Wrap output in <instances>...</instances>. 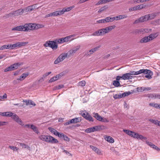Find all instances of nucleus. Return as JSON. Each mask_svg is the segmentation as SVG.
Wrapping results in <instances>:
<instances>
[{
    "label": "nucleus",
    "instance_id": "obj_1",
    "mask_svg": "<svg viewBox=\"0 0 160 160\" xmlns=\"http://www.w3.org/2000/svg\"><path fill=\"white\" fill-rule=\"evenodd\" d=\"M129 73L130 75H138L141 73H143L144 74H147L145 77L149 79L152 78V76L153 75V72L152 71L147 69H142L137 71H131Z\"/></svg>",
    "mask_w": 160,
    "mask_h": 160
},
{
    "label": "nucleus",
    "instance_id": "obj_2",
    "mask_svg": "<svg viewBox=\"0 0 160 160\" xmlns=\"http://www.w3.org/2000/svg\"><path fill=\"white\" fill-rule=\"evenodd\" d=\"M116 27L115 25L110 26L105 28H103L96 31L93 33L92 35L94 36H102L109 33Z\"/></svg>",
    "mask_w": 160,
    "mask_h": 160
},
{
    "label": "nucleus",
    "instance_id": "obj_3",
    "mask_svg": "<svg viewBox=\"0 0 160 160\" xmlns=\"http://www.w3.org/2000/svg\"><path fill=\"white\" fill-rule=\"evenodd\" d=\"M41 140L48 143H58V140L51 136L41 135L38 137Z\"/></svg>",
    "mask_w": 160,
    "mask_h": 160
},
{
    "label": "nucleus",
    "instance_id": "obj_4",
    "mask_svg": "<svg viewBox=\"0 0 160 160\" xmlns=\"http://www.w3.org/2000/svg\"><path fill=\"white\" fill-rule=\"evenodd\" d=\"M45 47H49L53 50H56L58 48V44L57 42L53 41H47L44 44Z\"/></svg>",
    "mask_w": 160,
    "mask_h": 160
},
{
    "label": "nucleus",
    "instance_id": "obj_5",
    "mask_svg": "<svg viewBox=\"0 0 160 160\" xmlns=\"http://www.w3.org/2000/svg\"><path fill=\"white\" fill-rule=\"evenodd\" d=\"M22 63H16L13 64L11 65L9 67L6 68L4 70L5 72L11 71L16 69L18 68L19 66L22 64Z\"/></svg>",
    "mask_w": 160,
    "mask_h": 160
},
{
    "label": "nucleus",
    "instance_id": "obj_6",
    "mask_svg": "<svg viewBox=\"0 0 160 160\" xmlns=\"http://www.w3.org/2000/svg\"><path fill=\"white\" fill-rule=\"evenodd\" d=\"M68 56V54L64 53L60 55L54 61V64H57L63 61Z\"/></svg>",
    "mask_w": 160,
    "mask_h": 160
},
{
    "label": "nucleus",
    "instance_id": "obj_7",
    "mask_svg": "<svg viewBox=\"0 0 160 160\" xmlns=\"http://www.w3.org/2000/svg\"><path fill=\"white\" fill-rule=\"evenodd\" d=\"M24 12V9H23L20 8L11 12L8 14V15L10 16H18L22 14Z\"/></svg>",
    "mask_w": 160,
    "mask_h": 160
},
{
    "label": "nucleus",
    "instance_id": "obj_8",
    "mask_svg": "<svg viewBox=\"0 0 160 160\" xmlns=\"http://www.w3.org/2000/svg\"><path fill=\"white\" fill-rule=\"evenodd\" d=\"M132 78L133 76L130 75L129 73L123 74L122 76H118L117 77V80H120L121 78L124 80H129L132 79Z\"/></svg>",
    "mask_w": 160,
    "mask_h": 160
},
{
    "label": "nucleus",
    "instance_id": "obj_9",
    "mask_svg": "<svg viewBox=\"0 0 160 160\" xmlns=\"http://www.w3.org/2000/svg\"><path fill=\"white\" fill-rule=\"evenodd\" d=\"M101 129V126H96L94 127L88 128L86 129L85 131L87 133H90L96 131L100 130Z\"/></svg>",
    "mask_w": 160,
    "mask_h": 160
},
{
    "label": "nucleus",
    "instance_id": "obj_10",
    "mask_svg": "<svg viewBox=\"0 0 160 160\" xmlns=\"http://www.w3.org/2000/svg\"><path fill=\"white\" fill-rule=\"evenodd\" d=\"M130 136L134 138H137V139H140V140H146L147 139V138L146 137H143L137 133L132 131V133H131V135H130Z\"/></svg>",
    "mask_w": 160,
    "mask_h": 160
},
{
    "label": "nucleus",
    "instance_id": "obj_11",
    "mask_svg": "<svg viewBox=\"0 0 160 160\" xmlns=\"http://www.w3.org/2000/svg\"><path fill=\"white\" fill-rule=\"evenodd\" d=\"M25 25L26 31L32 30L36 29V25L35 24H25Z\"/></svg>",
    "mask_w": 160,
    "mask_h": 160
},
{
    "label": "nucleus",
    "instance_id": "obj_12",
    "mask_svg": "<svg viewBox=\"0 0 160 160\" xmlns=\"http://www.w3.org/2000/svg\"><path fill=\"white\" fill-rule=\"evenodd\" d=\"M147 21H148V19L147 14L140 17L138 19L136 20L133 23L137 24L139 22H143Z\"/></svg>",
    "mask_w": 160,
    "mask_h": 160
},
{
    "label": "nucleus",
    "instance_id": "obj_13",
    "mask_svg": "<svg viewBox=\"0 0 160 160\" xmlns=\"http://www.w3.org/2000/svg\"><path fill=\"white\" fill-rule=\"evenodd\" d=\"M81 114L82 117L89 121L91 122H93L94 121L92 117L87 112H82Z\"/></svg>",
    "mask_w": 160,
    "mask_h": 160
},
{
    "label": "nucleus",
    "instance_id": "obj_14",
    "mask_svg": "<svg viewBox=\"0 0 160 160\" xmlns=\"http://www.w3.org/2000/svg\"><path fill=\"white\" fill-rule=\"evenodd\" d=\"M12 118L16 122H17L19 125L21 126H23L24 124L21 120L20 119L19 117L15 114L13 113V114L12 116Z\"/></svg>",
    "mask_w": 160,
    "mask_h": 160
},
{
    "label": "nucleus",
    "instance_id": "obj_15",
    "mask_svg": "<svg viewBox=\"0 0 160 160\" xmlns=\"http://www.w3.org/2000/svg\"><path fill=\"white\" fill-rule=\"evenodd\" d=\"M80 47L81 46L80 45H78L72 49L69 50L67 53L68 55V56H69L72 55L75 53L80 48Z\"/></svg>",
    "mask_w": 160,
    "mask_h": 160
},
{
    "label": "nucleus",
    "instance_id": "obj_16",
    "mask_svg": "<svg viewBox=\"0 0 160 160\" xmlns=\"http://www.w3.org/2000/svg\"><path fill=\"white\" fill-rule=\"evenodd\" d=\"M112 18L108 17L104 19L99 20L97 21V23H104L108 22H112Z\"/></svg>",
    "mask_w": 160,
    "mask_h": 160
},
{
    "label": "nucleus",
    "instance_id": "obj_17",
    "mask_svg": "<svg viewBox=\"0 0 160 160\" xmlns=\"http://www.w3.org/2000/svg\"><path fill=\"white\" fill-rule=\"evenodd\" d=\"M64 74L63 72H61L59 74L57 75L55 77H53L51 78L49 81V82H54L59 79H60L62 76H63Z\"/></svg>",
    "mask_w": 160,
    "mask_h": 160
},
{
    "label": "nucleus",
    "instance_id": "obj_18",
    "mask_svg": "<svg viewBox=\"0 0 160 160\" xmlns=\"http://www.w3.org/2000/svg\"><path fill=\"white\" fill-rule=\"evenodd\" d=\"M101 47V46L99 45L98 46L94 48H92L91 50H90L86 54V56H90L92 53H94L95 52L97 51L98 49Z\"/></svg>",
    "mask_w": 160,
    "mask_h": 160
},
{
    "label": "nucleus",
    "instance_id": "obj_19",
    "mask_svg": "<svg viewBox=\"0 0 160 160\" xmlns=\"http://www.w3.org/2000/svg\"><path fill=\"white\" fill-rule=\"evenodd\" d=\"M12 31H26L25 24L23 26H19L12 29Z\"/></svg>",
    "mask_w": 160,
    "mask_h": 160
},
{
    "label": "nucleus",
    "instance_id": "obj_20",
    "mask_svg": "<svg viewBox=\"0 0 160 160\" xmlns=\"http://www.w3.org/2000/svg\"><path fill=\"white\" fill-rule=\"evenodd\" d=\"M36 5L37 4H35L25 8H23V9H24V11H25V12H31L36 8Z\"/></svg>",
    "mask_w": 160,
    "mask_h": 160
},
{
    "label": "nucleus",
    "instance_id": "obj_21",
    "mask_svg": "<svg viewBox=\"0 0 160 160\" xmlns=\"http://www.w3.org/2000/svg\"><path fill=\"white\" fill-rule=\"evenodd\" d=\"M128 17L126 15H119L118 16L112 18V21L115 20H118L127 18Z\"/></svg>",
    "mask_w": 160,
    "mask_h": 160
},
{
    "label": "nucleus",
    "instance_id": "obj_22",
    "mask_svg": "<svg viewBox=\"0 0 160 160\" xmlns=\"http://www.w3.org/2000/svg\"><path fill=\"white\" fill-rule=\"evenodd\" d=\"M159 13H152L151 14H147L148 20L154 19L157 16H158Z\"/></svg>",
    "mask_w": 160,
    "mask_h": 160
},
{
    "label": "nucleus",
    "instance_id": "obj_23",
    "mask_svg": "<svg viewBox=\"0 0 160 160\" xmlns=\"http://www.w3.org/2000/svg\"><path fill=\"white\" fill-rule=\"evenodd\" d=\"M148 97L152 98L160 99V94L156 93L150 94L148 95Z\"/></svg>",
    "mask_w": 160,
    "mask_h": 160
},
{
    "label": "nucleus",
    "instance_id": "obj_24",
    "mask_svg": "<svg viewBox=\"0 0 160 160\" xmlns=\"http://www.w3.org/2000/svg\"><path fill=\"white\" fill-rule=\"evenodd\" d=\"M158 35V33L151 34L149 36H148L149 41L152 40L153 39L157 38Z\"/></svg>",
    "mask_w": 160,
    "mask_h": 160
},
{
    "label": "nucleus",
    "instance_id": "obj_25",
    "mask_svg": "<svg viewBox=\"0 0 160 160\" xmlns=\"http://www.w3.org/2000/svg\"><path fill=\"white\" fill-rule=\"evenodd\" d=\"M75 6H72L69 7L67 8H64L62 10L61 12L62 14H63L65 12H69L71 11L72 8H74Z\"/></svg>",
    "mask_w": 160,
    "mask_h": 160
},
{
    "label": "nucleus",
    "instance_id": "obj_26",
    "mask_svg": "<svg viewBox=\"0 0 160 160\" xmlns=\"http://www.w3.org/2000/svg\"><path fill=\"white\" fill-rule=\"evenodd\" d=\"M81 121V118L78 117L71 119L70 122H72V123H75L80 122Z\"/></svg>",
    "mask_w": 160,
    "mask_h": 160
},
{
    "label": "nucleus",
    "instance_id": "obj_27",
    "mask_svg": "<svg viewBox=\"0 0 160 160\" xmlns=\"http://www.w3.org/2000/svg\"><path fill=\"white\" fill-rule=\"evenodd\" d=\"M29 73L28 72L23 73L21 75L19 78H18L17 80L20 81H22L25 79V78L29 75Z\"/></svg>",
    "mask_w": 160,
    "mask_h": 160
},
{
    "label": "nucleus",
    "instance_id": "obj_28",
    "mask_svg": "<svg viewBox=\"0 0 160 160\" xmlns=\"http://www.w3.org/2000/svg\"><path fill=\"white\" fill-rule=\"evenodd\" d=\"M106 141L110 143H112L114 142V139L110 136H106L105 138Z\"/></svg>",
    "mask_w": 160,
    "mask_h": 160
},
{
    "label": "nucleus",
    "instance_id": "obj_29",
    "mask_svg": "<svg viewBox=\"0 0 160 160\" xmlns=\"http://www.w3.org/2000/svg\"><path fill=\"white\" fill-rule=\"evenodd\" d=\"M31 129L37 134H38L39 133V132L38 131V128L35 126L33 124H32L31 127Z\"/></svg>",
    "mask_w": 160,
    "mask_h": 160
},
{
    "label": "nucleus",
    "instance_id": "obj_30",
    "mask_svg": "<svg viewBox=\"0 0 160 160\" xmlns=\"http://www.w3.org/2000/svg\"><path fill=\"white\" fill-rule=\"evenodd\" d=\"M52 16L56 17L62 15L61 12V10H58L52 12Z\"/></svg>",
    "mask_w": 160,
    "mask_h": 160
},
{
    "label": "nucleus",
    "instance_id": "obj_31",
    "mask_svg": "<svg viewBox=\"0 0 160 160\" xmlns=\"http://www.w3.org/2000/svg\"><path fill=\"white\" fill-rule=\"evenodd\" d=\"M28 43V42H18L16 43L18 48L25 46Z\"/></svg>",
    "mask_w": 160,
    "mask_h": 160
},
{
    "label": "nucleus",
    "instance_id": "obj_32",
    "mask_svg": "<svg viewBox=\"0 0 160 160\" xmlns=\"http://www.w3.org/2000/svg\"><path fill=\"white\" fill-rule=\"evenodd\" d=\"M93 114V116L97 120L100 121L102 119V117L99 115L97 113L94 112Z\"/></svg>",
    "mask_w": 160,
    "mask_h": 160
},
{
    "label": "nucleus",
    "instance_id": "obj_33",
    "mask_svg": "<svg viewBox=\"0 0 160 160\" xmlns=\"http://www.w3.org/2000/svg\"><path fill=\"white\" fill-rule=\"evenodd\" d=\"M119 80H117V78L116 80H114L112 82L113 85L116 87H118L120 86V84L119 81Z\"/></svg>",
    "mask_w": 160,
    "mask_h": 160
},
{
    "label": "nucleus",
    "instance_id": "obj_34",
    "mask_svg": "<svg viewBox=\"0 0 160 160\" xmlns=\"http://www.w3.org/2000/svg\"><path fill=\"white\" fill-rule=\"evenodd\" d=\"M149 41V40L148 37L147 36L142 38L140 41V42L141 43H142L144 42H147Z\"/></svg>",
    "mask_w": 160,
    "mask_h": 160
},
{
    "label": "nucleus",
    "instance_id": "obj_35",
    "mask_svg": "<svg viewBox=\"0 0 160 160\" xmlns=\"http://www.w3.org/2000/svg\"><path fill=\"white\" fill-rule=\"evenodd\" d=\"M48 129L52 133H53L54 135H57V134L58 133V132L55 129L51 128L49 127Z\"/></svg>",
    "mask_w": 160,
    "mask_h": 160
},
{
    "label": "nucleus",
    "instance_id": "obj_36",
    "mask_svg": "<svg viewBox=\"0 0 160 160\" xmlns=\"http://www.w3.org/2000/svg\"><path fill=\"white\" fill-rule=\"evenodd\" d=\"M146 6V5H144V4H142L136 6V8L137 10H141L143 8H145Z\"/></svg>",
    "mask_w": 160,
    "mask_h": 160
},
{
    "label": "nucleus",
    "instance_id": "obj_37",
    "mask_svg": "<svg viewBox=\"0 0 160 160\" xmlns=\"http://www.w3.org/2000/svg\"><path fill=\"white\" fill-rule=\"evenodd\" d=\"M20 146L22 147V148H27L28 149H30L29 147L27 145H26L24 143H19Z\"/></svg>",
    "mask_w": 160,
    "mask_h": 160
},
{
    "label": "nucleus",
    "instance_id": "obj_38",
    "mask_svg": "<svg viewBox=\"0 0 160 160\" xmlns=\"http://www.w3.org/2000/svg\"><path fill=\"white\" fill-rule=\"evenodd\" d=\"M64 86L63 85H60L58 86H56L53 89L54 90H57L63 88Z\"/></svg>",
    "mask_w": 160,
    "mask_h": 160
},
{
    "label": "nucleus",
    "instance_id": "obj_39",
    "mask_svg": "<svg viewBox=\"0 0 160 160\" xmlns=\"http://www.w3.org/2000/svg\"><path fill=\"white\" fill-rule=\"evenodd\" d=\"M122 97H123V95H122V94H116L115 95L113 96V98L115 99L120 98Z\"/></svg>",
    "mask_w": 160,
    "mask_h": 160
},
{
    "label": "nucleus",
    "instance_id": "obj_40",
    "mask_svg": "<svg viewBox=\"0 0 160 160\" xmlns=\"http://www.w3.org/2000/svg\"><path fill=\"white\" fill-rule=\"evenodd\" d=\"M86 84V82L85 81H81L79 82L78 83V84L79 86L83 87L85 86Z\"/></svg>",
    "mask_w": 160,
    "mask_h": 160
},
{
    "label": "nucleus",
    "instance_id": "obj_41",
    "mask_svg": "<svg viewBox=\"0 0 160 160\" xmlns=\"http://www.w3.org/2000/svg\"><path fill=\"white\" fill-rule=\"evenodd\" d=\"M107 8L106 6H104L101 8L98 11V12L99 13H101L103 11Z\"/></svg>",
    "mask_w": 160,
    "mask_h": 160
},
{
    "label": "nucleus",
    "instance_id": "obj_42",
    "mask_svg": "<svg viewBox=\"0 0 160 160\" xmlns=\"http://www.w3.org/2000/svg\"><path fill=\"white\" fill-rule=\"evenodd\" d=\"M9 148L13 150V151H17L18 149V148L17 147H14L12 146H9Z\"/></svg>",
    "mask_w": 160,
    "mask_h": 160
},
{
    "label": "nucleus",
    "instance_id": "obj_43",
    "mask_svg": "<svg viewBox=\"0 0 160 160\" xmlns=\"http://www.w3.org/2000/svg\"><path fill=\"white\" fill-rule=\"evenodd\" d=\"M62 38L63 40V42H67L68 41L70 40V37H69V36H68L65 38Z\"/></svg>",
    "mask_w": 160,
    "mask_h": 160
},
{
    "label": "nucleus",
    "instance_id": "obj_44",
    "mask_svg": "<svg viewBox=\"0 0 160 160\" xmlns=\"http://www.w3.org/2000/svg\"><path fill=\"white\" fill-rule=\"evenodd\" d=\"M5 116L6 117H11L12 116L13 114V113L12 112H5Z\"/></svg>",
    "mask_w": 160,
    "mask_h": 160
},
{
    "label": "nucleus",
    "instance_id": "obj_45",
    "mask_svg": "<svg viewBox=\"0 0 160 160\" xmlns=\"http://www.w3.org/2000/svg\"><path fill=\"white\" fill-rule=\"evenodd\" d=\"M95 152L99 155H102V154L101 150L98 148L96 149Z\"/></svg>",
    "mask_w": 160,
    "mask_h": 160
},
{
    "label": "nucleus",
    "instance_id": "obj_46",
    "mask_svg": "<svg viewBox=\"0 0 160 160\" xmlns=\"http://www.w3.org/2000/svg\"><path fill=\"white\" fill-rule=\"evenodd\" d=\"M48 76L47 73H46L43 74L42 77L39 79V81L42 82L43 81V78H45Z\"/></svg>",
    "mask_w": 160,
    "mask_h": 160
},
{
    "label": "nucleus",
    "instance_id": "obj_47",
    "mask_svg": "<svg viewBox=\"0 0 160 160\" xmlns=\"http://www.w3.org/2000/svg\"><path fill=\"white\" fill-rule=\"evenodd\" d=\"M123 131L130 136L131 135V133H132V131H130V130H128L123 129Z\"/></svg>",
    "mask_w": 160,
    "mask_h": 160
},
{
    "label": "nucleus",
    "instance_id": "obj_48",
    "mask_svg": "<svg viewBox=\"0 0 160 160\" xmlns=\"http://www.w3.org/2000/svg\"><path fill=\"white\" fill-rule=\"evenodd\" d=\"M10 49H13L17 47V43L13 44H10Z\"/></svg>",
    "mask_w": 160,
    "mask_h": 160
},
{
    "label": "nucleus",
    "instance_id": "obj_49",
    "mask_svg": "<svg viewBox=\"0 0 160 160\" xmlns=\"http://www.w3.org/2000/svg\"><path fill=\"white\" fill-rule=\"evenodd\" d=\"M149 121L154 124L157 125L158 120L150 119L149 120Z\"/></svg>",
    "mask_w": 160,
    "mask_h": 160
},
{
    "label": "nucleus",
    "instance_id": "obj_50",
    "mask_svg": "<svg viewBox=\"0 0 160 160\" xmlns=\"http://www.w3.org/2000/svg\"><path fill=\"white\" fill-rule=\"evenodd\" d=\"M147 143L148 145H149L153 149H154L156 147V146H155V145L153 144L151 142H147Z\"/></svg>",
    "mask_w": 160,
    "mask_h": 160
},
{
    "label": "nucleus",
    "instance_id": "obj_51",
    "mask_svg": "<svg viewBox=\"0 0 160 160\" xmlns=\"http://www.w3.org/2000/svg\"><path fill=\"white\" fill-rule=\"evenodd\" d=\"M56 40L57 41L56 42H57H57L59 44H61L64 43V42H63V40L62 38L57 40Z\"/></svg>",
    "mask_w": 160,
    "mask_h": 160
},
{
    "label": "nucleus",
    "instance_id": "obj_52",
    "mask_svg": "<svg viewBox=\"0 0 160 160\" xmlns=\"http://www.w3.org/2000/svg\"><path fill=\"white\" fill-rule=\"evenodd\" d=\"M131 93L130 92H125L124 93H122L123 97L128 96L131 94Z\"/></svg>",
    "mask_w": 160,
    "mask_h": 160
},
{
    "label": "nucleus",
    "instance_id": "obj_53",
    "mask_svg": "<svg viewBox=\"0 0 160 160\" xmlns=\"http://www.w3.org/2000/svg\"><path fill=\"white\" fill-rule=\"evenodd\" d=\"M137 10V8H136V6H135V7H133L129 9V11L130 12L136 11Z\"/></svg>",
    "mask_w": 160,
    "mask_h": 160
},
{
    "label": "nucleus",
    "instance_id": "obj_54",
    "mask_svg": "<svg viewBox=\"0 0 160 160\" xmlns=\"http://www.w3.org/2000/svg\"><path fill=\"white\" fill-rule=\"evenodd\" d=\"M7 98V95L6 93H5L2 96H0V100L2 99H6Z\"/></svg>",
    "mask_w": 160,
    "mask_h": 160
},
{
    "label": "nucleus",
    "instance_id": "obj_55",
    "mask_svg": "<svg viewBox=\"0 0 160 160\" xmlns=\"http://www.w3.org/2000/svg\"><path fill=\"white\" fill-rule=\"evenodd\" d=\"M62 138L66 141H69V138L66 136L64 135Z\"/></svg>",
    "mask_w": 160,
    "mask_h": 160
},
{
    "label": "nucleus",
    "instance_id": "obj_56",
    "mask_svg": "<svg viewBox=\"0 0 160 160\" xmlns=\"http://www.w3.org/2000/svg\"><path fill=\"white\" fill-rule=\"evenodd\" d=\"M100 121L105 122H109V120L105 118H102V119Z\"/></svg>",
    "mask_w": 160,
    "mask_h": 160
},
{
    "label": "nucleus",
    "instance_id": "obj_57",
    "mask_svg": "<svg viewBox=\"0 0 160 160\" xmlns=\"http://www.w3.org/2000/svg\"><path fill=\"white\" fill-rule=\"evenodd\" d=\"M58 134H57L56 136H58L59 138H63V136L64 135V134L63 133H59L58 132Z\"/></svg>",
    "mask_w": 160,
    "mask_h": 160
},
{
    "label": "nucleus",
    "instance_id": "obj_58",
    "mask_svg": "<svg viewBox=\"0 0 160 160\" xmlns=\"http://www.w3.org/2000/svg\"><path fill=\"white\" fill-rule=\"evenodd\" d=\"M6 124H8L7 122L0 121V126L5 125Z\"/></svg>",
    "mask_w": 160,
    "mask_h": 160
},
{
    "label": "nucleus",
    "instance_id": "obj_59",
    "mask_svg": "<svg viewBox=\"0 0 160 160\" xmlns=\"http://www.w3.org/2000/svg\"><path fill=\"white\" fill-rule=\"evenodd\" d=\"M32 124H27L22 126L24 128H31V127Z\"/></svg>",
    "mask_w": 160,
    "mask_h": 160
},
{
    "label": "nucleus",
    "instance_id": "obj_60",
    "mask_svg": "<svg viewBox=\"0 0 160 160\" xmlns=\"http://www.w3.org/2000/svg\"><path fill=\"white\" fill-rule=\"evenodd\" d=\"M36 26H37V28H36V29L40 28H42L44 27V25H42V24H38L37 25H36Z\"/></svg>",
    "mask_w": 160,
    "mask_h": 160
},
{
    "label": "nucleus",
    "instance_id": "obj_61",
    "mask_svg": "<svg viewBox=\"0 0 160 160\" xmlns=\"http://www.w3.org/2000/svg\"><path fill=\"white\" fill-rule=\"evenodd\" d=\"M144 89L142 90V91H149L150 90H151V88L150 87H144Z\"/></svg>",
    "mask_w": 160,
    "mask_h": 160
},
{
    "label": "nucleus",
    "instance_id": "obj_62",
    "mask_svg": "<svg viewBox=\"0 0 160 160\" xmlns=\"http://www.w3.org/2000/svg\"><path fill=\"white\" fill-rule=\"evenodd\" d=\"M160 107V104L155 103V105H154V107L157 108H159Z\"/></svg>",
    "mask_w": 160,
    "mask_h": 160
},
{
    "label": "nucleus",
    "instance_id": "obj_63",
    "mask_svg": "<svg viewBox=\"0 0 160 160\" xmlns=\"http://www.w3.org/2000/svg\"><path fill=\"white\" fill-rule=\"evenodd\" d=\"M90 147L93 151L94 152L96 150V149H97V148L92 145H90Z\"/></svg>",
    "mask_w": 160,
    "mask_h": 160
},
{
    "label": "nucleus",
    "instance_id": "obj_64",
    "mask_svg": "<svg viewBox=\"0 0 160 160\" xmlns=\"http://www.w3.org/2000/svg\"><path fill=\"white\" fill-rule=\"evenodd\" d=\"M29 103V105H31L33 106H35L36 105V104H35V103L31 100H30Z\"/></svg>",
    "mask_w": 160,
    "mask_h": 160
}]
</instances>
